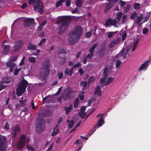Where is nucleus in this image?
<instances>
[{
	"label": "nucleus",
	"mask_w": 151,
	"mask_h": 151,
	"mask_svg": "<svg viewBox=\"0 0 151 151\" xmlns=\"http://www.w3.org/2000/svg\"><path fill=\"white\" fill-rule=\"evenodd\" d=\"M87 82L86 81H83L80 83V85L83 86V89H84L87 85Z\"/></svg>",
	"instance_id": "e433bc0d"
},
{
	"label": "nucleus",
	"mask_w": 151,
	"mask_h": 151,
	"mask_svg": "<svg viewBox=\"0 0 151 151\" xmlns=\"http://www.w3.org/2000/svg\"><path fill=\"white\" fill-rule=\"evenodd\" d=\"M94 94H97L99 96H100L101 95V90L100 86L97 85L96 86L94 91Z\"/></svg>",
	"instance_id": "4be33fe9"
},
{
	"label": "nucleus",
	"mask_w": 151,
	"mask_h": 151,
	"mask_svg": "<svg viewBox=\"0 0 151 151\" xmlns=\"http://www.w3.org/2000/svg\"><path fill=\"white\" fill-rule=\"evenodd\" d=\"M106 50V49L104 47L101 48L99 51V56L100 57H103L105 55V52Z\"/></svg>",
	"instance_id": "393cba45"
},
{
	"label": "nucleus",
	"mask_w": 151,
	"mask_h": 151,
	"mask_svg": "<svg viewBox=\"0 0 151 151\" xmlns=\"http://www.w3.org/2000/svg\"><path fill=\"white\" fill-rule=\"evenodd\" d=\"M116 23V20L115 19H112L111 18L108 19L105 22V26L106 27H108L110 25H114Z\"/></svg>",
	"instance_id": "4468645a"
},
{
	"label": "nucleus",
	"mask_w": 151,
	"mask_h": 151,
	"mask_svg": "<svg viewBox=\"0 0 151 151\" xmlns=\"http://www.w3.org/2000/svg\"><path fill=\"white\" fill-rule=\"evenodd\" d=\"M97 43H95L92 46V47L89 49V52L90 54H93V52L95 50V48L97 45Z\"/></svg>",
	"instance_id": "c85d7f7f"
},
{
	"label": "nucleus",
	"mask_w": 151,
	"mask_h": 151,
	"mask_svg": "<svg viewBox=\"0 0 151 151\" xmlns=\"http://www.w3.org/2000/svg\"><path fill=\"white\" fill-rule=\"evenodd\" d=\"M127 16L125 15H124L122 17V24H125L127 21Z\"/></svg>",
	"instance_id": "ea45409f"
},
{
	"label": "nucleus",
	"mask_w": 151,
	"mask_h": 151,
	"mask_svg": "<svg viewBox=\"0 0 151 151\" xmlns=\"http://www.w3.org/2000/svg\"><path fill=\"white\" fill-rule=\"evenodd\" d=\"M143 18V15L140 14L139 16H138L137 20H135L134 22L136 24H138V26H140L143 23L140 24V22Z\"/></svg>",
	"instance_id": "5701e85b"
},
{
	"label": "nucleus",
	"mask_w": 151,
	"mask_h": 151,
	"mask_svg": "<svg viewBox=\"0 0 151 151\" xmlns=\"http://www.w3.org/2000/svg\"><path fill=\"white\" fill-rule=\"evenodd\" d=\"M17 59V56H11V61L12 62L13 61H16Z\"/></svg>",
	"instance_id": "0e129e2a"
},
{
	"label": "nucleus",
	"mask_w": 151,
	"mask_h": 151,
	"mask_svg": "<svg viewBox=\"0 0 151 151\" xmlns=\"http://www.w3.org/2000/svg\"><path fill=\"white\" fill-rule=\"evenodd\" d=\"M79 39L76 36L70 35L69 32L68 35V44L70 45L75 44L78 41Z\"/></svg>",
	"instance_id": "1a4fd4ad"
},
{
	"label": "nucleus",
	"mask_w": 151,
	"mask_h": 151,
	"mask_svg": "<svg viewBox=\"0 0 151 151\" xmlns=\"http://www.w3.org/2000/svg\"><path fill=\"white\" fill-rule=\"evenodd\" d=\"M95 109H92L89 112V113L86 115V117L85 120L91 115L95 111Z\"/></svg>",
	"instance_id": "49530a36"
},
{
	"label": "nucleus",
	"mask_w": 151,
	"mask_h": 151,
	"mask_svg": "<svg viewBox=\"0 0 151 151\" xmlns=\"http://www.w3.org/2000/svg\"><path fill=\"white\" fill-rule=\"evenodd\" d=\"M150 60L146 61L144 63H142L138 69L139 71H141L144 69H146L148 65V63Z\"/></svg>",
	"instance_id": "412c9836"
},
{
	"label": "nucleus",
	"mask_w": 151,
	"mask_h": 151,
	"mask_svg": "<svg viewBox=\"0 0 151 151\" xmlns=\"http://www.w3.org/2000/svg\"><path fill=\"white\" fill-rule=\"evenodd\" d=\"M131 7V6L129 4H128L125 7L124 9V11L127 12L129 9Z\"/></svg>",
	"instance_id": "6e6d98bb"
},
{
	"label": "nucleus",
	"mask_w": 151,
	"mask_h": 151,
	"mask_svg": "<svg viewBox=\"0 0 151 151\" xmlns=\"http://www.w3.org/2000/svg\"><path fill=\"white\" fill-rule=\"evenodd\" d=\"M61 60L60 62V64L61 65L64 64L66 60V57H62V58H60Z\"/></svg>",
	"instance_id": "c9c22d12"
},
{
	"label": "nucleus",
	"mask_w": 151,
	"mask_h": 151,
	"mask_svg": "<svg viewBox=\"0 0 151 151\" xmlns=\"http://www.w3.org/2000/svg\"><path fill=\"white\" fill-rule=\"evenodd\" d=\"M21 68H19L18 69H17V68H16L14 70V75L17 76L18 74V73L19 71L20 70Z\"/></svg>",
	"instance_id": "de8ad7c7"
},
{
	"label": "nucleus",
	"mask_w": 151,
	"mask_h": 151,
	"mask_svg": "<svg viewBox=\"0 0 151 151\" xmlns=\"http://www.w3.org/2000/svg\"><path fill=\"white\" fill-rule=\"evenodd\" d=\"M6 66L8 67H10L9 71L10 72H13L14 67L16 66L15 63L12 61H9L6 64Z\"/></svg>",
	"instance_id": "a211bd4d"
},
{
	"label": "nucleus",
	"mask_w": 151,
	"mask_h": 151,
	"mask_svg": "<svg viewBox=\"0 0 151 151\" xmlns=\"http://www.w3.org/2000/svg\"><path fill=\"white\" fill-rule=\"evenodd\" d=\"M45 65L43 66L40 73L39 76L40 79L42 81H45L47 79V77L49 74L50 71V61L47 60L45 62Z\"/></svg>",
	"instance_id": "f03ea898"
},
{
	"label": "nucleus",
	"mask_w": 151,
	"mask_h": 151,
	"mask_svg": "<svg viewBox=\"0 0 151 151\" xmlns=\"http://www.w3.org/2000/svg\"><path fill=\"white\" fill-rule=\"evenodd\" d=\"M70 0H66L65 2L66 5L67 6H69L70 5Z\"/></svg>",
	"instance_id": "338daca9"
},
{
	"label": "nucleus",
	"mask_w": 151,
	"mask_h": 151,
	"mask_svg": "<svg viewBox=\"0 0 151 151\" xmlns=\"http://www.w3.org/2000/svg\"><path fill=\"white\" fill-rule=\"evenodd\" d=\"M62 3L59 1H58L55 4V6L57 8L58 7L62 5Z\"/></svg>",
	"instance_id": "680f3d73"
},
{
	"label": "nucleus",
	"mask_w": 151,
	"mask_h": 151,
	"mask_svg": "<svg viewBox=\"0 0 151 151\" xmlns=\"http://www.w3.org/2000/svg\"><path fill=\"white\" fill-rule=\"evenodd\" d=\"M13 80V79L10 77H5L2 79V80L1 81L0 83H11Z\"/></svg>",
	"instance_id": "f3484780"
},
{
	"label": "nucleus",
	"mask_w": 151,
	"mask_h": 151,
	"mask_svg": "<svg viewBox=\"0 0 151 151\" xmlns=\"http://www.w3.org/2000/svg\"><path fill=\"white\" fill-rule=\"evenodd\" d=\"M83 0H78L76 2L75 4L77 7H80L83 5Z\"/></svg>",
	"instance_id": "7c9ffc66"
},
{
	"label": "nucleus",
	"mask_w": 151,
	"mask_h": 151,
	"mask_svg": "<svg viewBox=\"0 0 151 151\" xmlns=\"http://www.w3.org/2000/svg\"><path fill=\"white\" fill-rule=\"evenodd\" d=\"M29 62L32 63H34L36 61V58L35 57H31L29 58Z\"/></svg>",
	"instance_id": "a19ab883"
},
{
	"label": "nucleus",
	"mask_w": 151,
	"mask_h": 151,
	"mask_svg": "<svg viewBox=\"0 0 151 151\" xmlns=\"http://www.w3.org/2000/svg\"><path fill=\"white\" fill-rule=\"evenodd\" d=\"M95 78L94 77H90L88 80V83H90L92 82L94 80Z\"/></svg>",
	"instance_id": "864d4df0"
},
{
	"label": "nucleus",
	"mask_w": 151,
	"mask_h": 151,
	"mask_svg": "<svg viewBox=\"0 0 151 151\" xmlns=\"http://www.w3.org/2000/svg\"><path fill=\"white\" fill-rule=\"evenodd\" d=\"M114 79L112 77L108 78L107 80L104 83V86H107L112 83L114 81Z\"/></svg>",
	"instance_id": "c756f323"
},
{
	"label": "nucleus",
	"mask_w": 151,
	"mask_h": 151,
	"mask_svg": "<svg viewBox=\"0 0 151 151\" xmlns=\"http://www.w3.org/2000/svg\"><path fill=\"white\" fill-rule=\"evenodd\" d=\"M107 77L106 76H104L100 80V82L102 84V83H104Z\"/></svg>",
	"instance_id": "79ce46f5"
},
{
	"label": "nucleus",
	"mask_w": 151,
	"mask_h": 151,
	"mask_svg": "<svg viewBox=\"0 0 151 151\" xmlns=\"http://www.w3.org/2000/svg\"><path fill=\"white\" fill-rule=\"evenodd\" d=\"M25 91L18 86L16 89V94L18 96H19L23 94Z\"/></svg>",
	"instance_id": "b1692460"
},
{
	"label": "nucleus",
	"mask_w": 151,
	"mask_h": 151,
	"mask_svg": "<svg viewBox=\"0 0 151 151\" xmlns=\"http://www.w3.org/2000/svg\"><path fill=\"white\" fill-rule=\"evenodd\" d=\"M25 141V136L24 134L21 135L17 145V147L18 149L20 150L24 147Z\"/></svg>",
	"instance_id": "423d86ee"
},
{
	"label": "nucleus",
	"mask_w": 151,
	"mask_h": 151,
	"mask_svg": "<svg viewBox=\"0 0 151 151\" xmlns=\"http://www.w3.org/2000/svg\"><path fill=\"white\" fill-rule=\"evenodd\" d=\"M118 31H116L114 32H109L107 34V37L109 38H111L113 35H114L115 34L118 33Z\"/></svg>",
	"instance_id": "473e14b6"
},
{
	"label": "nucleus",
	"mask_w": 151,
	"mask_h": 151,
	"mask_svg": "<svg viewBox=\"0 0 151 151\" xmlns=\"http://www.w3.org/2000/svg\"><path fill=\"white\" fill-rule=\"evenodd\" d=\"M46 41V39L43 38L39 43L38 45H42Z\"/></svg>",
	"instance_id": "3c124183"
},
{
	"label": "nucleus",
	"mask_w": 151,
	"mask_h": 151,
	"mask_svg": "<svg viewBox=\"0 0 151 151\" xmlns=\"http://www.w3.org/2000/svg\"><path fill=\"white\" fill-rule=\"evenodd\" d=\"M1 46L4 49L3 54L4 55H7L9 51L10 45H2Z\"/></svg>",
	"instance_id": "6ab92c4d"
},
{
	"label": "nucleus",
	"mask_w": 151,
	"mask_h": 151,
	"mask_svg": "<svg viewBox=\"0 0 151 151\" xmlns=\"http://www.w3.org/2000/svg\"><path fill=\"white\" fill-rule=\"evenodd\" d=\"M96 128H94V129H92L88 133V135H89V136H91L94 132L96 131Z\"/></svg>",
	"instance_id": "bf43d9fd"
},
{
	"label": "nucleus",
	"mask_w": 151,
	"mask_h": 151,
	"mask_svg": "<svg viewBox=\"0 0 151 151\" xmlns=\"http://www.w3.org/2000/svg\"><path fill=\"white\" fill-rule=\"evenodd\" d=\"M103 117L102 116L101 118L98 120L97 124L94 126V128H98L99 127L101 126L104 122V120L103 119Z\"/></svg>",
	"instance_id": "aec40b11"
},
{
	"label": "nucleus",
	"mask_w": 151,
	"mask_h": 151,
	"mask_svg": "<svg viewBox=\"0 0 151 151\" xmlns=\"http://www.w3.org/2000/svg\"><path fill=\"white\" fill-rule=\"evenodd\" d=\"M136 13L135 12H134L133 13L131 14L130 16V18L131 19H134L136 16Z\"/></svg>",
	"instance_id": "4d7b16f0"
},
{
	"label": "nucleus",
	"mask_w": 151,
	"mask_h": 151,
	"mask_svg": "<svg viewBox=\"0 0 151 151\" xmlns=\"http://www.w3.org/2000/svg\"><path fill=\"white\" fill-rule=\"evenodd\" d=\"M148 32V29L145 28L143 29L142 31V33L144 34H147Z\"/></svg>",
	"instance_id": "69168bd1"
},
{
	"label": "nucleus",
	"mask_w": 151,
	"mask_h": 151,
	"mask_svg": "<svg viewBox=\"0 0 151 151\" xmlns=\"http://www.w3.org/2000/svg\"><path fill=\"white\" fill-rule=\"evenodd\" d=\"M14 43L13 50L17 52L22 48L23 45V41L22 40H19L15 42Z\"/></svg>",
	"instance_id": "6e6552de"
},
{
	"label": "nucleus",
	"mask_w": 151,
	"mask_h": 151,
	"mask_svg": "<svg viewBox=\"0 0 151 151\" xmlns=\"http://www.w3.org/2000/svg\"><path fill=\"white\" fill-rule=\"evenodd\" d=\"M62 87H61L60 88H58V91L55 94V95L56 96H58L60 94L62 90Z\"/></svg>",
	"instance_id": "603ef678"
},
{
	"label": "nucleus",
	"mask_w": 151,
	"mask_h": 151,
	"mask_svg": "<svg viewBox=\"0 0 151 151\" xmlns=\"http://www.w3.org/2000/svg\"><path fill=\"white\" fill-rule=\"evenodd\" d=\"M74 124V122L73 120H71L68 125V127L70 128H72Z\"/></svg>",
	"instance_id": "8fccbe9b"
},
{
	"label": "nucleus",
	"mask_w": 151,
	"mask_h": 151,
	"mask_svg": "<svg viewBox=\"0 0 151 151\" xmlns=\"http://www.w3.org/2000/svg\"><path fill=\"white\" fill-rule=\"evenodd\" d=\"M79 102V99L78 98H76L75 99L74 105V107L75 109H76L78 107V105Z\"/></svg>",
	"instance_id": "2f4dec72"
},
{
	"label": "nucleus",
	"mask_w": 151,
	"mask_h": 151,
	"mask_svg": "<svg viewBox=\"0 0 151 151\" xmlns=\"http://www.w3.org/2000/svg\"><path fill=\"white\" fill-rule=\"evenodd\" d=\"M27 148L28 150H31L32 151H35L34 149L30 145H28L27 146Z\"/></svg>",
	"instance_id": "5fc2aeb1"
},
{
	"label": "nucleus",
	"mask_w": 151,
	"mask_h": 151,
	"mask_svg": "<svg viewBox=\"0 0 151 151\" xmlns=\"http://www.w3.org/2000/svg\"><path fill=\"white\" fill-rule=\"evenodd\" d=\"M140 5L139 3H135L134 5V8L136 9H138L140 7Z\"/></svg>",
	"instance_id": "c03bdc74"
},
{
	"label": "nucleus",
	"mask_w": 151,
	"mask_h": 151,
	"mask_svg": "<svg viewBox=\"0 0 151 151\" xmlns=\"http://www.w3.org/2000/svg\"><path fill=\"white\" fill-rule=\"evenodd\" d=\"M119 2L120 6L122 7H123L125 6L126 4V2L124 1H123L122 0H120Z\"/></svg>",
	"instance_id": "09e8293b"
},
{
	"label": "nucleus",
	"mask_w": 151,
	"mask_h": 151,
	"mask_svg": "<svg viewBox=\"0 0 151 151\" xmlns=\"http://www.w3.org/2000/svg\"><path fill=\"white\" fill-rule=\"evenodd\" d=\"M73 108V106L72 104H70L68 107H65V110L66 111V114H68L70 112Z\"/></svg>",
	"instance_id": "cd10ccee"
},
{
	"label": "nucleus",
	"mask_w": 151,
	"mask_h": 151,
	"mask_svg": "<svg viewBox=\"0 0 151 151\" xmlns=\"http://www.w3.org/2000/svg\"><path fill=\"white\" fill-rule=\"evenodd\" d=\"M112 6L110 3H107L104 10V12L106 13V11L110 9Z\"/></svg>",
	"instance_id": "f704fd0d"
},
{
	"label": "nucleus",
	"mask_w": 151,
	"mask_h": 151,
	"mask_svg": "<svg viewBox=\"0 0 151 151\" xmlns=\"http://www.w3.org/2000/svg\"><path fill=\"white\" fill-rule=\"evenodd\" d=\"M121 62L120 60H117L116 63V68H118L121 64Z\"/></svg>",
	"instance_id": "37998d69"
},
{
	"label": "nucleus",
	"mask_w": 151,
	"mask_h": 151,
	"mask_svg": "<svg viewBox=\"0 0 151 151\" xmlns=\"http://www.w3.org/2000/svg\"><path fill=\"white\" fill-rule=\"evenodd\" d=\"M59 132V127L58 125H56L55 128L53 129V132L51 134L52 136L56 135Z\"/></svg>",
	"instance_id": "bb28decb"
},
{
	"label": "nucleus",
	"mask_w": 151,
	"mask_h": 151,
	"mask_svg": "<svg viewBox=\"0 0 151 151\" xmlns=\"http://www.w3.org/2000/svg\"><path fill=\"white\" fill-rule=\"evenodd\" d=\"M71 20V17L70 16H64L60 19L58 20L56 23L57 24H60L58 33L59 34H62L67 30Z\"/></svg>",
	"instance_id": "f257e3e1"
},
{
	"label": "nucleus",
	"mask_w": 151,
	"mask_h": 151,
	"mask_svg": "<svg viewBox=\"0 0 151 151\" xmlns=\"http://www.w3.org/2000/svg\"><path fill=\"white\" fill-rule=\"evenodd\" d=\"M109 73V69L107 67H105L104 69L103 74L104 76H106L107 77Z\"/></svg>",
	"instance_id": "72a5a7b5"
},
{
	"label": "nucleus",
	"mask_w": 151,
	"mask_h": 151,
	"mask_svg": "<svg viewBox=\"0 0 151 151\" xmlns=\"http://www.w3.org/2000/svg\"><path fill=\"white\" fill-rule=\"evenodd\" d=\"M72 91V89L70 87H68L65 90L63 95V99L65 101H67L70 98Z\"/></svg>",
	"instance_id": "39448f33"
},
{
	"label": "nucleus",
	"mask_w": 151,
	"mask_h": 151,
	"mask_svg": "<svg viewBox=\"0 0 151 151\" xmlns=\"http://www.w3.org/2000/svg\"><path fill=\"white\" fill-rule=\"evenodd\" d=\"M37 1L38 0H29L28 3L29 4L33 5L35 4L36 2L37 3Z\"/></svg>",
	"instance_id": "a18cd8bd"
},
{
	"label": "nucleus",
	"mask_w": 151,
	"mask_h": 151,
	"mask_svg": "<svg viewBox=\"0 0 151 151\" xmlns=\"http://www.w3.org/2000/svg\"><path fill=\"white\" fill-rule=\"evenodd\" d=\"M34 9L35 10L37 11L41 14L44 12L43 10V6L40 0H38L36 4L34 5Z\"/></svg>",
	"instance_id": "0eeeda50"
},
{
	"label": "nucleus",
	"mask_w": 151,
	"mask_h": 151,
	"mask_svg": "<svg viewBox=\"0 0 151 151\" xmlns=\"http://www.w3.org/2000/svg\"><path fill=\"white\" fill-rule=\"evenodd\" d=\"M19 103L22 106H24L25 105L26 100H21L19 101Z\"/></svg>",
	"instance_id": "13d9d810"
},
{
	"label": "nucleus",
	"mask_w": 151,
	"mask_h": 151,
	"mask_svg": "<svg viewBox=\"0 0 151 151\" xmlns=\"http://www.w3.org/2000/svg\"><path fill=\"white\" fill-rule=\"evenodd\" d=\"M20 132V130L18 126H15L14 127L12 131L11 132L12 138L14 139L16 136L17 134L19 133Z\"/></svg>",
	"instance_id": "f8f14e48"
},
{
	"label": "nucleus",
	"mask_w": 151,
	"mask_h": 151,
	"mask_svg": "<svg viewBox=\"0 0 151 151\" xmlns=\"http://www.w3.org/2000/svg\"><path fill=\"white\" fill-rule=\"evenodd\" d=\"M91 34L92 32H88L86 33L85 36L87 37L90 38L91 36Z\"/></svg>",
	"instance_id": "052dcab7"
},
{
	"label": "nucleus",
	"mask_w": 151,
	"mask_h": 151,
	"mask_svg": "<svg viewBox=\"0 0 151 151\" xmlns=\"http://www.w3.org/2000/svg\"><path fill=\"white\" fill-rule=\"evenodd\" d=\"M121 38L119 37H116L115 38L114 40L112 41L109 45V47H113L114 45L118 44L121 41Z\"/></svg>",
	"instance_id": "2eb2a0df"
},
{
	"label": "nucleus",
	"mask_w": 151,
	"mask_h": 151,
	"mask_svg": "<svg viewBox=\"0 0 151 151\" xmlns=\"http://www.w3.org/2000/svg\"><path fill=\"white\" fill-rule=\"evenodd\" d=\"M45 123L46 121L43 117H39L37 118L35 126L37 133L40 134L45 130Z\"/></svg>",
	"instance_id": "7ed1b4c3"
},
{
	"label": "nucleus",
	"mask_w": 151,
	"mask_h": 151,
	"mask_svg": "<svg viewBox=\"0 0 151 151\" xmlns=\"http://www.w3.org/2000/svg\"><path fill=\"white\" fill-rule=\"evenodd\" d=\"M6 142V138L0 135V151H4Z\"/></svg>",
	"instance_id": "9d476101"
},
{
	"label": "nucleus",
	"mask_w": 151,
	"mask_h": 151,
	"mask_svg": "<svg viewBox=\"0 0 151 151\" xmlns=\"http://www.w3.org/2000/svg\"><path fill=\"white\" fill-rule=\"evenodd\" d=\"M122 12H119L116 15V18L119 21L121 18L122 16Z\"/></svg>",
	"instance_id": "58836bf2"
},
{
	"label": "nucleus",
	"mask_w": 151,
	"mask_h": 151,
	"mask_svg": "<svg viewBox=\"0 0 151 151\" xmlns=\"http://www.w3.org/2000/svg\"><path fill=\"white\" fill-rule=\"evenodd\" d=\"M82 31L83 29L81 26H76L75 27L74 31H71L70 32V35L76 36L79 39L82 34Z\"/></svg>",
	"instance_id": "20e7f679"
},
{
	"label": "nucleus",
	"mask_w": 151,
	"mask_h": 151,
	"mask_svg": "<svg viewBox=\"0 0 151 151\" xmlns=\"http://www.w3.org/2000/svg\"><path fill=\"white\" fill-rule=\"evenodd\" d=\"M35 21L33 19L27 18L25 19L24 20V27H27L29 26L33 25Z\"/></svg>",
	"instance_id": "9b49d317"
},
{
	"label": "nucleus",
	"mask_w": 151,
	"mask_h": 151,
	"mask_svg": "<svg viewBox=\"0 0 151 151\" xmlns=\"http://www.w3.org/2000/svg\"><path fill=\"white\" fill-rule=\"evenodd\" d=\"M78 97L80 98L81 100H83L84 98V92H82L80 93H79Z\"/></svg>",
	"instance_id": "4c0bfd02"
},
{
	"label": "nucleus",
	"mask_w": 151,
	"mask_h": 151,
	"mask_svg": "<svg viewBox=\"0 0 151 151\" xmlns=\"http://www.w3.org/2000/svg\"><path fill=\"white\" fill-rule=\"evenodd\" d=\"M93 54H88L87 55V56H86L85 57L86 58H87L88 59L89 58V59L90 60L92 58L93 56Z\"/></svg>",
	"instance_id": "e2e57ef3"
},
{
	"label": "nucleus",
	"mask_w": 151,
	"mask_h": 151,
	"mask_svg": "<svg viewBox=\"0 0 151 151\" xmlns=\"http://www.w3.org/2000/svg\"><path fill=\"white\" fill-rule=\"evenodd\" d=\"M28 84V82L27 81L23 78L21 81L19 82V84L17 86L21 88V89H23L25 91Z\"/></svg>",
	"instance_id": "ddd939ff"
},
{
	"label": "nucleus",
	"mask_w": 151,
	"mask_h": 151,
	"mask_svg": "<svg viewBox=\"0 0 151 151\" xmlns=\"http://www.w3.org/2000/svg\"><path fill=\"white\" fill-rule=\"evenodd\" d=\"M37 46L35 45H33L30 42L27 47V50H35L37 49Z\"/></svg>",
	"instance_id": "a878e982"
},
{
	"label": "nucleus",
	"mask_w": 151,
	"mask_h": 151,
	"mask_svg": "<svg viewBox=\"0 0 151 151\" xmlns=\"http://www.w3.org/2000/svg\"><path fill=\"white\" fill-rule=\"evenodd\" d=\"M67 52L65 50L62 48H60L57 53L59 58H62V57H66Z\"/></svg>",
	"instance_id": "dca6fc26"
},
{
	"label": "nucleus",
	"mask_w": 151,
	"mask_h": 151,
	"mask_svg": "<svg viewBox=\"0 0 151 151\" xmlns=\"http://www.w3.org/2000/svg\"><path fill=\"white\" fill-rule=\"evenodd\" d=\"M86 110V108L84 106H82L80 109V112H83Z\"/></svg>",
	"instance_id": "774afa93"
}]
</instances>
